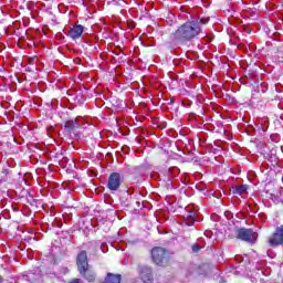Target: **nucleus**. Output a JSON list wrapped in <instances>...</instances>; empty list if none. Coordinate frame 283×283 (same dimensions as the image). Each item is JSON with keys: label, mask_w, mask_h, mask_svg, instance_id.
Here are the masks:
<instances>
[{"label": "nucleus", "mask_w": 283, "mask_h": 283, "mask_svg": "<svg viewBox=\"0 0 283 283\" xmlns=\"http://www.w3.org/2000/svg\"><path fill=\"white\" fill-rule=\"evenodd\" d=\"M209 21H211L209 17H199L198 19L186 21L172 33L174 41L180 45H185V43H189V41H193V39H198L202 34L203 40L211 43V38L207 36L202 29V25H207Z\"/></svg>", "instance_id": "f257e3e1"}, {"label": "nucleus", "mask_w": 283, "mask_h": 283, "mask_svg": "<svg viewBox=\"0 0 283 283\" xmlns=\"http://www.w3.org/2000/svg\"><path fill=\"white\" fill-rule=\"evenodd\" d=\"M76 266L77 271L86 282H96V272L92 270L90 266V262L87 261V252L82 250L76 258Z\"/></svg>", "instance_id": "f03ea898"}, {"label": "nucleus", "mask_w": 283, "mask_h": 283, "mask_svg": "<svg viewBox=\"0 0 283 283\" xmlns=\"http://www.w3.org/2000/svg\"><path fill=\"white\" fill-rule=\"evenodd\" d=\"M153 262L158 266H165L169 262V254H167V250L161 247L154 248L151 250Z\"/></svg>", "instance_id": "7ed1b4c3"}, {"label": "nucleus", "mask_w": 283, "mask_h": 283, "mask_svg": "<svg viewBox=\"0 0 283 283\" xmlns=\"http://www.w3.org/2000/svg\"><path fill=\"white\" fill-rule=\"evenodd\" d=\"M238 240L253 244L258 240V233L253 232L252 229L239 228L235 230Z\"/></svg>", "instance_id": "20e7f679"}, {"label": "nucleus", "mask_w": 283, "mask_h": 283, "mask_svg": "<svg viewBox=\"0 0 283 283\" xmlns=\"http://www.w3.org/2000/svg\"><path fill=\"white\" fill-rule=\"evenodd\" d=\"M120 185H123V177L118 172H112L106 185L107 189L114 193L120 189Z\"/></svg>", "instance_id": "39448f33"}, {"label": "nucleus", "mask_w": 283, "mask_h": 283, "mask_svg": "<svg viewBox=\"0 0 283 283\" xmlns=\"http://www.w3.org/2000/svg\"><path fill=\"white\" fill-rule=\"evenodd\" d=\"M268 242L273 248L283 245V226L275 229V232L269 238Z\"/></svg>", "instance_id": "423d86ee"}, {"label": "nucleus", "mask_w": 283, "mask_h": 283, "mask_svg": "<svg viewBox=\"0 0 283 283\" xmlns=\"http://www.w3.org/2000/svg\"><path fill=\"white\" fill-rule=\"evenodd\" d=\"M139 277L144 283H154V272L149 266H139Z\"/></svg>", "instance_id": "0eeeda50"}, {"label": "nucleus", "mask_w": 283, "mask_h": 283, "mask_svg": "<svg viewBox=\"0 0 283 283\" xmlns=\"http://www.w3.org/2000/svg\"><path fill=\"white\" fill-rule=\"evenodd\" d=\"M85 31V27L82 24H75L69 32V36L73 39V41H76V39H81L83 36V32Z\"/></svg>", "instance_id": "6e6552de"}, {"label": "nucleus", "mask_w": 283, "mask_h": 283, "mask_svg": "<svg viewBox=\"0 0 283 283\" xmlns=\"http://www.w3.org/2000/svg\"><path fill=\"white\" fill-rule=\"evenodd\" d=\"M247 191H249V185H247V184L231 187V193L233 196H244V193H247Z\"/></svg>", "instance_id": "1a4fd4ad"}, {"label": "nucleus", "mask_w": 283, "mask_h": 283, "mask_svg": "<svg viewBox=\"0 0 283 283\" xmlns=\"http://www.w3.org/2000/svg\"><path fill=\"white\" fill-rule=\"evenodd\" d=\"M78 127H81V124H78V122L74 119L67 120L64 124V129L65 132H67V134H74V132L78 129Z\"/></svg>", "instance_id": "9d476101"}, {"label": "nucleus", "mask_w": 283, "mask_h": 283, "mask_svg": "<svg viewBox=\"0 0 283 283\" xmlns=\"http://www.w3.org/2000/svg\"><path fill=\"white\" fill-rule=\"evenodd\" d=\"M178 174H180V168L178 167H171L168 169V171L166 172L167 176V184L171 185L174 181V178H177Z\"/></svg>", "instance_id": "9b49d317"}, {"label": "nucleus", "mask_w": 283, "mask_h": 283, "mask_svg": "<svg viewBox=\"0 0 283 283\" xmlns=\"http://www.w3.org/2000/svg\"><path fill=\"white\" fill-rule=\"evenodd\" d=\"M120 274L107 273L104 283H120Z\"/></svg>", "instance_id": "f8f14e48"}, {"label": "nucleus", "mask_w": 283, "mask_h": 283, "mask_svg": "<svg viewBox=\"0 0 283 283\" xmlns=\"http://www.w3.org/2000/svg\"><path fill=\"white\" fill-rule=\"evenodd\" d=\"M185 222L188 227H193V224L196 223V212H189L188 216L185 218Z\"/></svg>", "instance_id": "ddd939ff"}, {"label": "nucleus", "mask_w": 283, "mask_h": 283, "mask_svg": "<svg viewBox=\"0 0 283 283\" xmlns=\"http://www.w3.org/2000/svg\"><path fill=\"white\" fill-rule=\"evenodd\" d=\"M200 249H201V247L198 243L193 244L192 245V253H198V251H200Z\"/></svg>", "instance_id": "4468645a"}, {"label": "nucleus", "mask_w": 283, "mask_h": 283, "mask_svg": "<svg viewBox=\"0 0 283 283\" xmlns=\"http://www.w3.org/2000/svg\"><path fill=\"white\" fill-rule=\"evenodd\" d=\"M129 28L134 29V28H136V24H134V22H132V24H129Z\"/></svg>", "instance_id": "2eb2a0df"}, {"label": "nucleus", "mask_w": 283, "mask_h": 283, "mask_svg": "<svg viewBox=\"0 0 283 283\" xmlns=\"http://www.w3.org/2000/svg\"><path fill=\"white\" fill-rule=\"evenodd\" d=\"M0 283H3V276L0 275Z\"/></svg>", "instance_id": "dca6fc26"}, {"label": "nucleus", "mask_w": 283, "mask_h": 283, "mask_svg": "<svg viewBox=\"0 0 283 283\" xmlns=\"http://www.w3.org/2000/svg\"><path fill=\"white\" fill-rule=\"evenodd\" d=\"M234 273H235V275H238V273H240V272H239V271H235Z\"/></svg>", "instance_id": "f3484780"}, {"label": "nucleus", "mask_w": 283, "mask_h": 283, "mask_svg": "<svg viewBox=\"0 0 283 283\" xmlns=\"http://www.w3.org/2000/svg\"><path fill=\"white\" fill-rule=\"evenodd\" d=\"M65 271L69 272L70 270H67V268H66Z\"/></svg>", "instance_id": "a211bd4d"}, {"label": "nucleus", "mask_w": 283, "mask_h": 283, "mask_svg": "<svg viewBox=\"0 0 283 283\" xmlns=\"http://www.w3.org/2000/svg\"><path fill=\"white\" fill-rule=\"evenodd\" d=\"M259 128H262V125H260Z\"/></svg>", "instance_id": "6ab92c4d"}, {"label": "nucleus", "mask_w": 283, "mask_h": 283, "mask_svg": "<svg viewBox=\"0 0 283 283\" xmlns=\"http://www.w3.org/2000/svg\"><path fill=\"white\" fill-rule=\"evenodd\" d=\"M234 269H238V266L235 265Z\"/></svg>", "instance_id": "aec40b11"}]
</instances>
